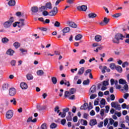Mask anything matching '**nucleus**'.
Here are the masks:
<instances>
[{"label":"nucleus","mask_w":129,"mask_h":129,"mask_svg":"<svg viewBox=\"0 0 129 129\" xmlns=\"http://www.w3.org/2000/svg\"><path fill=\"white\" fill-rule=\"evenodd\" d=\"M13 46L15 47V49H18V48L21 47V43H19V42H16L14 43Z\"/></svg>","instance_id":"27"},{"label":"nucleus","mask_w":129,"mask_h":129,"mask_svg":"<svg viewBox=\"0 0 129 129\" xmlns=\"http://www.w3.org/2000/svg\"><path fill=\"white\" fill-rule=\"evenodd\" d=\"M100 113L101 116H104V109H101Z\"/></svg>","instance_id":"54"},{"label":"nucleus","mask_w":129,"mask_h":129,"mask_svg":"<svg viewBox=\"0 0 129 129\" xmlns=\"http://www.w3.org/2000/svg\"><path fill=\"white\" fill-rule=\"evenodd\" d=\"M100 106L101 108L103 107L105 105V100L104 99H102L100 101Z\"/></svg>","instance_id":"35"},{"label":"nucleus","mask_w":129,"mask_h":129,"mask_svg":"<svg viewBox=\"0 0 129 129\" xmlns=\"http://www.w3.org/2000/svg\"><path fill=\"white\" fill-rule=\"evenodd\" d=\"M13 115H14V112H13V110H9L6 113V117L10 119L13 117Z\"/></svg>","instance_id":"8"},{"label":"nucleus","mask_w":129,"mask_h":129,"mask_svg":"<svg viewBox=\"0 0 129 129\" xmlns=\"http://www.w3.org/2000/svg\"><path fill=\"white\" fill-rule=\"evenodd\" d=\"M110 68H111V69H114L115 68H116V67H115V64L113 63H110Z\"/></svg>","instance_id":"46"},{"label":"nucleus","mask_w":129,"mask_h":129,"mask_svg":"<svg viewBox=\"0 0 129 129\" xmlns=\"http://www.w3.org/2000/svg\"><path fill=\"white\" fill-rule=\"evenodd\" d=\"M97 15L95 13H91L88 14V17L90 19H93V18H96Z\"/></svg>","instance_id":"25"},{"label":"nucleus","mask_w":129,"mask_h":129,"mask_svg":"<svg viewBox=\"0 0 129 129\" xmlns=\"http://www.w3.org/2000/svg\"><path fill=\"white\" fill-rule=\"evenodd\" d=\"M43 16H49V12H48L47 11H44L42 12Z\"/></svg>","instance_id":"50"},{"label":"nucleus","mask_w":129,"mask_h":129,"mask_svg":"<svg viewBox=\"0 0 129 129\" xmlns=\"http://www.w3.org/2000/svg\"><path fill=\"white\" fill-rule=\"evenodd\" d=\"M88 73H89L90 74V73H91V69H88L85 71V72L84 73L85 76H87V74H88Z\"/></svg>","instance_id":"45"},{"label":"nucleus","mask_w":129,"mask_h":129,"mask_svg":"<svg viewBox=\"0 0 129 129\" xmlns=\"http://www.w3.org/2000/svg\"><path fill=\"white\" fill-rule=\"evenodd\" d=\"M122 38H124V36L120 33H117L115 35V37L113 38L112 42L116 44L119 43V40H122Z\"/></svg>","instance_id":"1"},{"label":"nucleus","mask_w":129,"mask_h":129,"mask_svg":"<svg viewBox=\"0 0 129 129\" xmlns=\"http://www.w3.org/2000/svg\"><path fill=\"white\" fill-rule=\"evenodd\" d=\"M96 97V95L95 94H92L90 96V99H94Z\"/></svg>","instance_id":"64"},{"label":"nucleus","mask_w":129,"mask_h":129,"mask_svg":"<svg viewBox=\"0 0 129 129\" xmlns=\"http://www.w3.org/2000/svg\"><path fill=\"white\" fill-rule=\"evenodd\" d=\"M39 11H40L41 12H44L45 11H47V8H46V6H41L39 8Z\"/></svg>","instance_id":"39"},{"label":"nucleus","mask_w":129,"mask_h":129,"mask_svg":"<svg viewBox=\"0 0 129 129\" xmlns=\"http://www.w3.org/2000/svg\"><path fill=\"white\" fill-rule=\"evenodd\" d=\"M2 88L4 90H7L9 88V84L5 83L4 84L2 87Z\"/></svg>","instance_id":"32"},{"label":"nucleus","mask_w":129,"mask_h":129,"mask_svg":"<svg viewBox=\"0 0 129 129\" xmlns=\"http://www.w3.org/2000/svg\"><path fill=\"white\" fill-rule=\"evenodd\" d=\"M105 112L106 113H108V112L109 111V106L107 105L105 106Z\"/></svg>","instance_id":"49"},{"label":"nucleus","mask_w":129,"mask_h":129,"mask_svg":"<svg viewBox=\"0 0 129 129\" xmlns=\"http://www.w3.org/2000/svg\"><path fill=\"white\" fill-rule=\"evenodd\" d=\"M89 83H90V80H89V79L84 80L83 82V85H89Z\"/></svg>","instance_id":"33"},{"label":"nucleus","mask_w":129,"mask_h":129,"mask_svg":"<svg viewBox=\"0 0 129 129\" xmlns=\"http://www.w3.org/2000/svg\"><path fill=\"white\" fill-rule=\"evenodd\" d=\"M101 39L102 37L99 35H97L95 36V41H96V42H100V41H101Z\"/></svg>","instance_id":"24"},{"label":"nucleus","mask_w":129,"mask_h":129,"mask_svg":"<svg viewBox=\"0 0 129 129\" xmlns=\"http://www.w3.org/2000/svg\"><path fill=\"white\" fill-rule=\"evenodd\" d=\"M67 120L68 121H71L72 120V116L71 115H68L67 116Z\"/></svg>","instance_id":"48"},{"label":"nucleus","mask_w":129,"mask_h":129,"mask_svg":"<svg viewBox=\"0 0 129 129\" xmlns=\"http://www.w3.org/2000/svg\"><path fill=\"white\" fill-rule=\"evenodd\" d=\"M51 80H52V83L53 84H56L57 83V78L56 77H53L51 78Z\"/></svg>","instance_id":"37"},{"label":"nucleus","mask_w":129,"mask_h":129,"mask_svg":"<svg viewBox=\"0 0 129 129\" xmlns=\"http://www.w3.org/2000/svg\"><path fill=\"white\" fill-rule=\"evenodd\" d=\"M87 108H88V103H85L80 107V109H82V110L87 109Z\"/></svg>","instance_id":"22"},{"label":"nucleus","mask_w":129,"mask_h":129,"mask_svg":"<svg viewBox=\"0 0 129 129\" xmlns=\"http://www.w3.org/2000/svg\"><path fill=\"white\" fill-rule=\"evenodd\" d=\"M14 18L11 17L9 20L4 23L3 26L4 28H6V29L11 28V26L13 25V23H14Z\"/></svg>","instance_id":"2"},{"label":"nucleus","mask_w":129,"mask_h":129,"mask_svg":"<svg viewBox=\"0 0 129 129\" xmlns=\"http://www.w3.org/2000/svg\"><path fill=\"white\" fill-rule=\"evenodd\" d=\"M57 127V124L55 123H52L50 125V128H56Z\"/></svg>","instance_id":"44"},{"label":"nucleus","mask_w":129,"mask_h":129,"mask_svg":"<svg viewBox=\"0 0 129 129\" xmlns=\"http://www.w3.org/2000/svg\"><path fill=\"white\" fill-rule=\"evenodd\" d=\"M9 41L10 40H9V39H8L7 37H4L2 39V42L3 43V44H7V43H8Z\"/></svg>","instance_id":"31"},{"label":"nucleus","mask_w":129,"mask_h":129,"mask_svg":"<svg viewBox=\"0 0 129 129\" xmlns=\"http://www.w3.org/2000/svg\"><path fill=\"white\" fill-rule=\"evenodd\" d=\"M61 24L60 23V22H58V21H55L54 23V27H56L57 28H59V27H60Z\"/></svg>","instance_id":"41"},{"label":"nucleus","mask_w":129,"mask_h":129,"mask_svg":"<svg viewBox=\"0 0 129 129\" xmlns=\"http://www.w3.org/2000/svg\"><path fill=\"white\" fill-rule=\"evenodd\" d=\"M116 70H117V71L118 72H119V73H121V72H122V69L121 68V67L119 66H117L116 67Z\"/></svg>","instance_id":"34"},{"label":"nucleus","mask_w":129,"mask_h":129,"mask_svg":"<svg viewBox=\"0 0 129 129\" xmlns=\"http://www.w3.org/2000/svg\"><path fill=\"white\" fill-rule=\"evenodd\" d=\"M9 94L10 96H15L17 94V89L15 88H11L9 90Z\"/></svg>","instance_id":"5"},{"label":"nucleus","mask_w":129,"mask_h":129,"mask_svg":"<svg viewBox=\"0 0 129 129\" xmlns=\"http://www.w3.org/2000/svg\"><path fill=\"white\" fill-rule=\"evenodd\" d=\"M15 53V51L12 49H9L7 51V54L9 56H13Z\"/></svg>","instance_id":"18"},{"label":"nucleus","mask_w":129,"mask_h":129,"mask_svg":"<svg viewBox=\"0 0 129 129\" xmlns=\"http://www.w3.org/2000/svg\"><path fill=\"white\" fill-rule=\"evenodd\" d=\"M89 124V125H91V126H93L94 125L97 124V121L95 119H92L90 120Z\"/></svg>","instance_id":"13"},{"label":"nucleus","mask_w":129,"mask_h":129,"mask_svg":"<svg viewBox=\"0 0 129 129\" xmlns=\"http://www.w3.org/2000/svg\"><path fill=\"white\" fill-rule=\"evenodd\" d=\"M88 114L86 113H84L83 114V117L84 118H85L86 119H87V117H88Z\"/></svg>","instance_id":"61"},{"label":"nucleus","mask_w":129,"mask_h":129,"mask_svg":"<svg viewBox=\"0 0 129 129\" xmlns=\"http://www.w3.org/2000/svg\"><path fill=\"white\" fill-rule=\"evenodd\" d=\"M61 124L62 125H65V124L66 123V119H62L60 121Z\"/></svg>","instance_id":"51"},{"label":"nucleus","mask_w":129,"mask_h":129,"mask_svg":"<svg viewBox=\"0 0 129 129\" xmlns=\"http://www.w3.org/2000/svg\"><path fill=\"white\" fill-rule=\"evenodd\" d=\"M73 120L74 122H77V121L78 120V118L77 116H75L73 118Z\"/></svg>","instance_id":"60"},{"label":"nucleus","mask_w":129,"mask_h":129,"mask_svg":"<svg viewBox=\"0 0 129 129\" xmlns=\"http://www.w3.org/2000/svg\"><path fill=\"white\" fill-rule=\"evenodd\" d=\"M128 66V62H125L122 64V67H123V68H124V67H126V66Z\"/></svg>","instance_id":"59"},{"label":"nucleus","mask_w":129,"mask_h":129,"mask_svg":"<svg viewBox=\"0 0 129 129\" xmlns=\"http://www.w3.org/2000/svg\"><path fill=\"white\" fill-rule=\"evenodd\" d=\"M8 5L9 7H14L16 6V1L15 0H10L8 2Z\"/></svg>","instance_id":"17"},{"label":"nucleus","mask_w":129,"mask_h":129,"mask_svg":"<svg viewBox=\"0 0 129 129\" xmlns=\"http://www.w3.org/2000/svg\"><path fill=\"white\" fill-rule=\"evenodd\" d=\"M76 92V89L75 88L71 89L70 93L72 94H74Z\"/></svg>","instance_id":"47"},{"label":"nucleus","mask_w":129,"mask_h":129,"mask_svg":"<svg viewBox=\"0 0 129 129\" xmlns=\"http://www.w3.org/2000/svg\"><path fill=\"white\" fill-rule=\"evenodd\" d=\"M73 2H74V0H67V3H68V4H69V5H71V4H73Z\"/></svg>","instance_id":"62"},{"label":"nucleus","mask_w":129,"mask_h":129,"mask_svg":"<svg viewBox=\"0 0 129 129\" xmlns=\"http://www.w3.org/2000/svg\"><path fill=\"white\" fill-rule=\"evenodd\" d=\"M104 126H106V125H107V123H108V119L107 118H106L104 120Z\"/></svg>","instance_id":"56"},{"label":"nucleus","mask_w":129,"mask_h":129,"mask_svg":"<svg viewBox=\"0 0 129 129\" xmlns=\"http://www.w3.org/2000/svg\"><path fill=\"white\" fill-rule=\"evenodd\" d=\"M81 123L83 124V125H87V121L84 119L81 120Z\"/></svg>","instance_id":"36"},{"label":"nucleus","mask_w":129,"mask_h":129,"mask_svg":"<svg viewBox=\"0 0 129 129\" xmlns=\"http://www.w3.org/2000/svg\"><path fill=\"white\" fill-rule=\"evenodd\" d=\"M20 87L22 89H27L28 85L25 82H22L20 84Z\"/></svg>","instance_id":"14"},{"label":"nucleus","mask_w":129,"mask_h":129,"mask_svg":"<svg viewBox=\"0 0 129 129\" xmlns=\"http://www.w3.org/2000/svg\"><path fill=\"white\" fill-rule=\"evenodd\" d=\"M110 83H111V85H113V84H115V85H117V84L118 83V82L117 80H114L113 79H111L110 80Z\"/></svg>","instance_id":"26"},{"label":"nucleus","mask_w":129,"mask_h":129,"mask_svg":"<svg viewBox=\"0 0 129 129\" xmlns=\"http://www.w3.org/2000/svg\"><path fill=\"white\" fill-rule=\"evenodd\" d=\"M103 86H107L108 85V81H104L103 82Z\"/></svg>","instance_id":"53"},{"label":"nucleus","mask_w":129,"mask_h":129,"mask_svg":"<svg viewBox=\"0 0 129 129\" xmlns=\"http://www.w3.org/2000/svg\"><path fill=\"white\" fill-rule=\"evenodd\" d=\"M108 23H109V19L104 17L103 21L100 23V25H101V26H104L105 25H107Z\"/></svg>","instance_id":"9"},{"label":"nucleus","mask_w":129,"mask_h":129,"mask_svg":"<svg viewBox=\"0 0 129 129\" xmlns=\"http://www.w3.org/2000/svg\"><path fill=\"white\" fill-rule=\"evenodd\" d=\"M67 25L72 28H74V29H76V28H77V25L75 24V23L72 21H68Z\"/></svg>","instance_id":"11"},{"label":"nucleus","mask_w":129,"mask_h":129,"mask_svg":"<svg viewBox=\"0 0 129 129\" xmlns=\"http://www.w3.org/2000/svg\"><path fill=\"white\" fill-rule=\"evenodd\" d=\"M32 119H33L32 117H29L27 120V122H32Z\"/></svg>","instance_id":"57"},{"label":"nucleus","mask_w":129,"mask_h":129,"mask_svg":"<svg viewBox=\"0 0 129 129\" xmlns=\"http://www.w3.org/2000/svg\"><path fill=\"white\" fill-rule=\"evenodd\" d=\"M55 112H57V113H60V110H59V106H56L54 108Z\"/></svg>","instance_id":"42"},{"label":"nucleus","mask_w":129,"mask_h":129,"mask_svg":"<svg viewBox=\"0 0 129 129\" xmlns=\"http://www.w3.org/2000/svg\"><path fill=\"white\" fill-rule=\"evenodd\" d=\"M84 71H85L84 67L81 68L78 72V75H82V74L84 73Z\"/></svg>","instance_id":"19"},{"label":"nucleus","mask_w":129,"mask_h":129,"mask_svg":"<svg viewBox=\"0 0 129 129\" xmlns=\"http://www.w3.org/2000/svg\"><path fill=\"white\" fill-rule=\"evenodd\" d=\"M81 39H82V35L81 34H78L75 38L76 41H79V40H81Z\"/></svg>","instance_id":"29"},{"label":"nucleus","mask_w":129,"mask_h":129,"mask_svg":"<svg viewBox=\"0 0 129 129\" xmlns=\"http://www.w3.org/2000/svg\"><path fill=\"white\" fill-rule=\"evenodd\" d=\"M16 15L17 17H19V18H21V17H22V13H21V12H17L16 13Z\"/></svg>","instance_id":"52"},{"label":"nucleus","mask_w":129,"mask_h":129,"mask_svg":"<svg viewBox=\"0 0 129 129\" xmlns=\"http://www.w3.org/2000/svg\"><path fill=\"white\" fill-rule=\"evenodd\" d=\"M121 16V13H116L115 14H114L113 15H112V17H113V18H118Z\"/></svg>","instance_id":"43"},{"label":"nucleus","mask_w":129,"mask_h":129,"mask_svg":"<svg viewBox=\"0 0 129 129\" xmlns=\"http://www.w3.org/2000/svg\"><path fill=\"white\" fill-rule=\"evenodd\" d=\"M70 32V28L69 27H66L62 30V36H65V34L66 33H69Z\"/></svg>","instance_id":"16"},{"label":"nucleus","mask_w":129,"mask_h":129,"mask_svg":"<svg viewBox=\"0 0 129 129\" xmlns=\"http://www.w3.org/2000/svg\"><path fill=\"white\" fill-rule=\"evenodd\" d=\"M77 9L78 11H82L83 12H86V10H87V6L85 5H82L81 6L77 7Z\"/></svg>","instance_id":"10"},{"label":"nucleus","mask_w":129,"mask_h":129,"mask_svg":"<svg viewBox=\"0 0 129 129\" xmlns=\"http://www.w3.org/2000/svg\"><path fill=\"white\" fill-rule=\"evenodd\" d=\"M10 102L12 103L14 105H17V101L16 100L15 98H13L10 100Z\"/></svg>","instance_id":"38"},{"label":"nucleus","mask_w":129,"mask_h":129,"mask_svg":"<svg viewBox=\"0 0 129 129\" xmlns=\"http://www.w3.org/2000/svg\"><path fill=\"white\" fill-rule=\"evenodd\" d=\"M36 73L38 76H43V75L44 74V71H43L42 70L37 71Z\"/></svg>","instance_id":"23"},{"label":"nucleus","mask_w":129,"mask_h":129,"mask_svg":"<svg viewBox=\"0 0 129 129\" xmlns=\"http://www.w3.org/2000/svg\"><path fill=\"white\" fill-rule=\"evenodd\" d=\"M11 64L12 66H15L16 65V60H12Z\"/></svg>","instance_id":"63"},{"label":"nucleus","mask_w":129,"mask_h":129,"mask_svg":"<svg viewBox=\"0 0 129 129\" xmlns=\"http://www.w3.org/2000/svg\"><path fill=\"white\" fill-rule=\"evenodd\" d=\"M40 128L41 129H47V128H48V126H47V124L43 123L41 125Z\"/></svg>","instance_id":"40"},{"label":"nucleus","mask_w":129,"mask_h":129,"mask_svg":"<svg viewBox=\"0 0 129 129\" xmlns=\"http://www.w3.org/2000/svg\"><path fill=\"white\" fill-rule=\"evenodd\" d=\"M31 12L33 13H38L39 12V8L37 6H34L31 8Z\"/></svg>","instance_id":"20"},{"label":"nucleus","mask_w":129,"mask_h":129,"mask_svg":"<svg viewBox=\"0 0 129 129\" xmlns=\"http://www.w3.org/2000/svg\"><path fill=\"white\" fill-rule=\"evenodd\" d=\"M58 13V8L54 7L53 9L49 12V16L50 17H55Z\"/></svg>","instance_id":"3"},{"label":"nucleus","mask_w":129,"mask_h":129,"mask_svg":"<svg viewBox=\"0 0 129 129\" xmlns=\"http://www.w3.org/2000/svg\"><path fill=\"white\" fill-rule=\"evenodd\" d=\"M40 31H42L43 32H47L48 31V29L44 27H41L39 28Z\"/></svg>","instance_id":"55"},{"label":"nucleus","mask_w":129,"mask_h":129,"mask_svg":"<svg viewBox=\"0 0 129 129\" xmlns=\"http://www.w3.org/2000/svg\"><path fill=\"white\" fill-rule=\"evenodd\" d=\"M63 113L60 112L58 113V115L60 116V117H62V118H63V117H65V116H66V112H68V111H69V108H66L64 109H63Z\"/></svg>","instance_id":"7"},{"label":"nucleus","mask_w":129,"mask_h":129,"mask_svg":"<svg viewBox=\"0 0 129 129\" xmlns=\"http://www.w3.org/2000/svg\"><path fill=\"white\" fill-rule=\"evenodd\" d=\"M111 105L112 107H114V108H115V109H117V110H120V109H121V107H120V105L118 104V103H117V102H112L111 103Z\"/></svg>","instance_id":"6"},{"label":"nucleus","mask_w":129,"mask_h":129,"mask_svg":"<svg viewBox=\"0 0 129 129\" xmlns=\"http://www.w3.org/2000/svg\"><path fill=\"white\" fill-rule=\"evenodd\" d=\"M90 93H94L96 91V87L95 85H93L90 89Z\"/></svg>","instance_id":"21"},{"label":"nucleus","mask_w":129,"mask_h":129,"mask_svg":"<svg viewBox=\"0 0 129 129\" xmlns=\"http://www.w3.org/2000/svg\"><path fill=\"white\" fill-rule=\"evenodd\" d=\"M45 8H46V10H47V9L48 10H52L53 9L52 4L50 2L47 3L45 4Z\"/></svg>","instance_id":"15"},{"label":"nucleus","mask_w":129,"mask_h":129,"mask_svg":"<svg viewBox=\"0 0 129 129\" xmlns=\"http://www.w3.org/2000/svg\"><path fill=\"white\" fill-rule=\"evenodd\" d=\"M19 28H22L25 26V19H21L19 20V22H17Z\"/></svg>","instance_id":"12"},{"label":"nucleus","mask_w":129,"mask_h":129,"mask_svg":"<svg viewBox=\"0 0 129 129\" xmlns=\"http://www.w3.org/2000/svg\"><path fill=\"white\" fill-rule=\"evenodd\" d=\"M129 94L128 93H126L123 95V97L124 98V99H127V97H128Z\"/></svg>","instance_id":"58"},{"label":"nucleus","mask_w":129,"mask_h":129,"mask_svg":"<svg viewBox=\"0 0 129 129\" xmlns=\"http://www.w3.org/2000/svg\"><path fill=\"white\" fill-rule=\"evenodd\" d=\"M119 84H122V85L125 84V85L124 86V90H125L126 91H127L128 90V85L126 84V82L125 81V80L122 79H120L119 80Z\"/></svg>","instance_id":"4"},{"label":"nucleus","mask_w":129,"mask_h":129,"mask_svg":"<svg viewBox=\"0 0 129 129\" xmlns=\"http://www.w3.org/2000/svg\"><path fill=\"white\" fill-rule=\"evenodd\" d=\"M27 80H33L34 77L31 74H28L26 75Z\"/></svg>","instance_id":"30"},{"label":"nucleus","mask_w":129,"mask_h":129,"mask_svg":"<svg viewBox=\"0 0 129 129\" xmlns=\"http://www.w3.org/2000/svg\"><path fill=\"white\" fill-rule=\"evenodd\" d=\"M71 95H72V94L69 91H67L64 92V97H70Z\"/></svg>","instance_id":"28"}]
</instances>
